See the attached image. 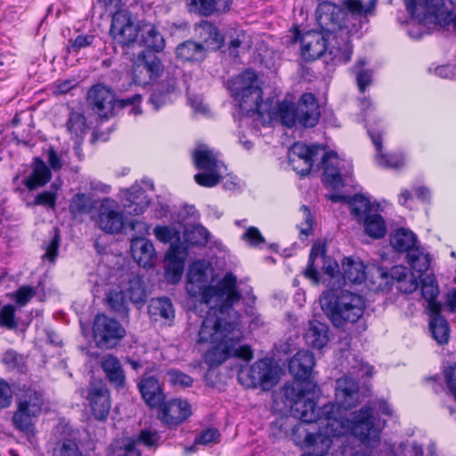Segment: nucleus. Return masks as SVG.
Here are the masks:
<instances>
[{"instance_id":"1","label":"nucleus","mask_w":456,"mask_h":456,"mask_svg":"<svg viewBox=\"0 0 456 456\" xmlns=\"http://www.w3.org/2000/svg\"><path fill=\"white\" fill-rule=\"evenodd\" d=\"M358 382L351 376L337 380L335 403L325 404L321 412L316 410L319 389L315 383L306 382L297 387H285V397L291 402V412L303 422H318L319 431L324 436H340L352 434L367 444L379 442L386 421L374 417L372 409L365 406L344 418V411L354 407L359 400Z\"/></svg>"},{"instance_id":"2","label":"nucleus","mask_w":456,"mask_h":456,"mask_svg":"<svg viewBox=\"0 0 456 456\" xmlns=\"http://www.w3.org/2000/svg\"><path fill=\"white\" fill-rule=\"evenodd\" d=\"M240 315L232 306L223 313L219 307H209L198 334L199 344L212 345L205 354V362L211 367L218 366L232 357L249 361L253 351L248 345H240L244 338L240 325Z\"/></svg>"},{"instance_id":"3","label":"nucleus","mask_w":456,"mask_h":456,"mask_svg":"<svg viewBox=\"0 0 456 456\" xmlns=\"http://www.w3.org/2000/svg\"><path fill=\"white\" fill-rule=\"evenodd\" d=\"M216 273L206 261L193 262L186 274L185 289L187 293L208 307H219L223 313L227 307L233 306L241 294L237 288V278L227 273L222 279L215 280Z\"/></svg>"},{"instance_id":"4","label":"nucleus","mask_w":456,"mask_h":456,"mask_svg":"<svg viewBox=\"0 0 456 456\" xmlns=\"http://www.w3.org/2000/svg\"><path fill=\"white\" fill-rule=\"evenodd\" d=\"M341 4L347 12L330 2H322L316 8L317 23L328 36L338 32L355 33L361 28L362 19L373 13L377 0H369L367 4L362 0H341Z\"/></svg>"},{"instance_id":"5","label":"nucleus","mask_w":456,"mask_h":456,"mask_svg":"<svg viewBox=\"0 0 456 456\" xmlns=\"http://www.w3.org/2000/svg\"><path fill=\"white\" fill-rule=\"evenodd\" d=\"M322 309L330 316L335 326L345 322H355L364 311L363 298L347 290L336 292L326 291L320 297Z\"/></svg>"},{"instance_id":"6","label":"nucleus","mask_w":456,"mask_h":456,"mask_svg":"<svg viewBox=\"0 0 456 456\" xmlns=\"http://www.w3.org/2000/svg\"><path fill=\"white\" fill-rule=\"evenodd\" d=\"M17 410L13 414L12 422L15 428L22 432H31L34 419L42 412L45 405L44 395L32 387L23 386L16 394Z\"/></svg>"},{"instance_id":"7","label":"nucleus","mask_w":456,"mask_h":456,"mask_svg":"<svg viewBox=\"0 0 456 456\" xmlns=\"http://www.w3.org/2000/svg\"><path fill=\"white\" fill-rule=\"evenodd\" d=\"M407 12L419 25L445 26L452 22L456 29V15L452 18V11L443 0H404Z\"/></svg>"},{"instance_id":"8","label":"nucleus","mask_w":456,"mask_h":456,"mask_svg":"<svg viewBox=\"0 0 456 456\" xmlns=\"http://www.w3.org/2000/svg\"><path fill=\"white\" fill-rule=\"evenodd\" d=\"M195 167L202 170L194 175L195 182L203 187L218 184L226 172V167L219 159L218 152L206 144L198 145L192 153Z\"/></svg>"},{"instance_id":"9","label":"nucleus","mask_w":456,"mask_h":456,"mask_svg":"<svg viewBox=\"0 0 456 456\" xmlns=\"http://www.w3.org/2000/svg\"><path fill=\"white\" fill-rule=\"evenodd\" d=\"M231 89L235 100L240 102L241 110L247 114L252 112L265 116L263 110L265 102H260L262 91L257 85L256 75L253 70L248 69L237 77L232 81Z\"/></svg>"},{"instance_id":"10","label":"nucleus","mask_w":456,"mask_h":456,"mask_svg":"<svg viewBox=\"0 0 456 456\" xmlns=\"http://www.w3.org/2000/svg\"><path fill=\"white\" fill-rule=\"evenodd\" d=\"M88 101L93 106V110L101 118H109L113 115L116 107L132 106V113L134 115L142 113L138 106L142 101L140 94H136L132 97L117 101L111 89L102 85H96L89 90Z\"/></svg>"},{"instance_id":"11","label":"nucleus","mask_w":456,"mask_h":456,"mask_svg":"<svg viewBox=\"0 0 456 456\" xmlns=\"http://www.w3.org/2000/svg\"><path fill=\"white\" fill-rule=\"evenodd\" d=\"M240 379L248 387H260L264 390H270L279 379L278 369L269 359L256 362L246 371H241Z\"/></svg>"},{"instance_id":"12","label":"nucleus","mask_w":456,"mask_h":456,"mask_svg":"<svg viewBox=\"0 0 456 456\" xmlns=\"http://www.w3.org/2000/svg\"><path fill=\"white\" fill-rule=\"evenodd\" d=\"M93 331L96 345L100 348L113 347L126 334L121 324L105 314L95 316Z\"/></svg>"},{"instance_id":"13","label":"nucleus","mask_w":456,"mask_h":456,"mask_svg":"<svg viewBox=\"0 0 456 456\" xmlns=\"http://www.w3.org/2000/svg\"><path fill=\"white\" fill-rule=\"evenodd\" d=\"M163 66L153 53L142 51L133 61L132 76L134 84L146 86L159 77Z\"/></svg>"},{"instance_id":"14","label":"nucleus","mask_w":456,"mask_h":456,"mask_svg":"<svg viewBox=\"0 0 456 456\" xmlns=\"http://www.w3.org/2000/svg\"><path fill=\"white\" fill-rule=\"evenodd\" d=\"M292 436L297 444L312 449L310 453L301 456H330L332 446L331 436H324L322 433L308 432L303 423L293 428Z\"/></svg>"},{"instance_id":"15","label":"nucleus","mask_w":456,"mask_h":456,"mask_svg":"<svg viewBox=\"0 0 456 456\" xmlns=\"http://www.w3.org/2000/svg\"><path fill=\"white\" fill-rule=\"evenodd\" d=\"M139 23L136 24L131 13L121 11L113 13L110 36L119 45L129 46L137 40Z\"/></svg>"},{"instance_id":"16","label":"nucleus","mask_w":456,"mask_h":456,"mask_svg":"<svg viewBox=\"0 0 456 456\" xmlns=\"http://www.w3.org/2000/svg\"><path fill=\"white\" fill-rule=\"evenodd\" d=\"M159 440V435L156 431L143 429L141 431L138 440L122 438L114 441L109 447L108 456H141L136 448L137 444H142L148 447L156 446Z\"/></svg>"},{"instance_id":"17","label":"nucleus","mask_w":456,"mask_h":456,"mask_svg":"<svg viewBox=\"0 0 456 456\" xmlns=\"http://www.w3.org/2000/svg\"><path fill=\"white\" fill-rule=\"evenodd\" d=\"M323 182L332 189L344 185V177L350 173L349 163L340 159L334 151L326 152L322 157Z\"/></svg>"},{"instance_id":"18","label":"nucleus","mask_w":456,"mask_h":456,"mask_svg":"<svg viewBox=\"0 0 456 456\" xmlns=\"http://www.w3.org/2000/svg\"><path fill=\"white\" fill-rule=\"evenodd\" d=\"M97 223L107 233L114 234L122 230L124 216L116 200L110 198H103L101 200Z\"/></svg>"},{"instance_id":"19","label":"nucleus","mask_w":456,"mask_h":456,"mask_svg":"<svg viewBox=\"0 0 456 456\" xmlns=\"http://www.w3.org/2000/svg\"><path fill=\"white\" fill-rule=\"evenodd\" d=\"M322 150L323 149L320 145L294 143L289 151V160L292 168L301 176L306 175L313 167L315 156Z\"/></svg>"},{"instance_id":"20","label":"nucleus","mask_w":456,"mask_h":456,"mask_svg":"<svg viewBox=\"0 0 456 456\" xmlns=\"http://www.w3.org/2000/svg\"><path fill=\"white\" fill-rule=\"evenodd\" d=\"M353 33L338 32L329 37L325 58L326 61H330L334 65H339L348 62L353 53V46L350 43V36Z\"/></svg>"},{"instance_id":"21","label":"nucleus","mask_w":456,"mask_h":456,"mask_svg":"<svg viewBox=\"0 0 456 456\" xmlns=\"http://www.w3.org/2000/svg\"><path fill=\"white\" fill-rule=\"evenodd\" d=\"M93 415L96 419L104 420L110 410V396L108 388L102 381L91 382L86 391Z\"/></svg>"},{"instance_id":"22","label":"nucleus","mask_w":456,"mask_h":456,"mask_svg":"<svg viewBox=\"0 0 456 456\" xmlns=\"http://www.w3.org/2000/svg\"><path fill=\"white\" fill-rule=\"evenodd\" d=\"M272 102H265L263 105L265 116L257 114L259 120L264 126L269 125L277 119H280L288 127H292L298 122V116L293 103L282 102L275 107H272Z\"/></svg>"},{"instance_id":"23","label":"nucleus","mask_w":456,"mask_h":456,"mask_svg":"<svg viewBox=\"0 0 456 456\" xmlns=\"http://www.w3.org/2000/svg\"><path fill=\"white\" fill-rule=\"evenodd\" d=\"M315 361L314 354L306 350L298 351L289 362V370L297 381L290 387H297L298 384L312 382L311 377Z\"/></svg>"},{"instance_id":"24","label":"nucleus","mask_w":456,"mask_h":456,"mask_svg":"<svg viewBox=\"0 0 456 456\" xmlns=\"http://www.w3.org/2000/svg\"><path fill=\"white\" fill-rule=\"evenodd\" d=\"M120 200L124 209L130 215H142L150 206V199L139 184L122 190Z\"/></svg>"},{"instance_id":"25","label":"nucleus","mask_w":456,"mask_h":456,"mask_svg":"<svg viewBox=\"0 0 456 456\" xmlns=\"http://www.w3.org/2000/svg\"><path fill=\"white\" fill-rule=\"evenodd\" d=\"M329 37L323 31H308L301 38V53L305 61H314L324 55Z\"/></svg>"},{"instance_id":"26","label":"nucleus","mask_w":456,"mask_h":456,"mask_svg":"<svg viewBox=\"0 0 456 456\" xmlns=\"http://www.w3.org/2000/svg\"><path fill=\"white\" fill-rule=\"evenodd\" d=\"M159 406V418L167 426L179 425L191 414L189 403L181 399H174Z\"/></svg>"},{"instance_id":"27","label":"nucleus","mask_w":456,"mask_h":456,"mask_svg":"<svg viewBox=\"0 0 456 456\" xmlns=\"http://www.w3.org/2000/svg\"><path fill=\"white\" fill-rule=\"evenodd\" d=\"M130 249L134 260L139 266L151 268L154 266L157 261V253L153 243L142 237H134L131 239Z\"/></svg>"},{"instance_id":"28","label":"nucleus","mask_w":456,"mask_h":456,"mask_svg":"<svg viewBox=\"0 0 456 456\" xmlns=\"http://www.w3.org/2000/svg\"><path fill=\"white\" fill-rule=\"evenodd\" d=\"M298 123L305 127H313L319 119V110L316 99L313 94H304L295 106Z\"/></svg>"},{"instance_id":"29","label":"nucleus","mask_w":456,"mask_h":456,"mask_svg":"<svg viewBox=\"0 0 456 456\" xmlns=\"http://www.w3.org/2000/svg\"><path fill=\"white\" fill-rule=\"evenodd\" d=\"M141 395L151 407H157L164 400V394L158 379L152 376L143 377L138 384Z\"/></svg>"},{"instance_id":"30","label":"nucleus","mask_w":456,"mask_h":456,"mask_svg":"<svg viewBox=\"0 0 456 456\" xmlns=\"http://www.w3.org/2000/svg\"><path fill=\"white\" fill-rule=\"evenodd\" d=\"M141 45L153 51H161L165 46L163 36L155 25L149 22H140L137 40Z\"/></svg>"},{"instance_id":"31","label":"nucleus","mask_w":456,"mask_h":456,"mask_svg":"<svg viewBox=\"0 0 456 456\" xmlns=\"http://www.w3.org/2000/svg\"><path fill=\"white\" fill-rule=\"evenodd\" d=\"M390 277L394 285L402 293H412L418 286L415 275L407 267L397 265L391 269Z\"/></svg>"},{"instance_id":"32","label":"nucleus","mask_w":456,"mask_h":456,"mask_svg":"<svg viewBox=\"0 0 456 456\" xmlns=\"http://www.w3.org/2000/svg\"><path fill=\"white\" fill-rule=\"evenodd\" d=\"M198 37L202 40L204 52L217 50L223 44V37L218 29L208 21H201L195 28Z\"/></svg>"},{"instance_id":"33","label":"nucleus","mask_w":456,"mask_h":456,"mask_svg":"<svg viewBox=\"0 0 456 456\" xmlns=\"http://www.w3.org/2000/svg\"><path fill=\"white\" fill-rule=\"evenodd\" d=\"M420 290L423 298L427 302L428 312L441 311V304L437 297L440 290L438 282L433 274H428L420 281Z\"/></svg>"},{"instance_id":"34","label":"nucleus","mask_w":456,"mask_h":456,"mask_svg":"<svg viewBox=\"0 0 456 456\" xmlns=\"http://www.w3.org/2000/svg\"><path fill=\"white\" fill-rule=\"evenodd\" d=\"M181 251L175 247L169 249L165 259V277L168 282L175 284L180 281L183 273V257Z\"/></svg>"},{"instance_id":"35","label":"nucleus","mask_w":456,"mask_h":456,"mask_svg":"<svg viewBox=\"0 0 456 456\" xmlns=\"http://www.w3.org/2000/svg\"><path fill=\"white\" fill-rule=\"evenodd\" d=\"M52 178V173L47 165L39 158L32 164V172L25 179L24 184L28 190L45 186Z\"/></svg>"},{"instance_id":"36","label":"nucleus","mask_w":456,"mask_h":456,"mask_svg":"<svg viewBox=\"0 0 456 456\" xmlns=\"http://www.w3.org/2000/svg\"><path fill=\"white\" fill-rule=\"evenodd\" d=\"M329 328L326 324L318 321L309 322V327L305 334V342L314 348L321 349L329 341Z\"/></svg>"},{"instance_id":"37","label":"nucleus","mask_w":456,"mask_h":456,"mask_svg":"<svg viewBox=\"0 0 456 456\" xmlns=\"http://www.w3.org/2000/svg\"><path fill=\"white\" fill-rule=\"evenodd\" d=\"M102 368L109 381L117 387L125 383V374L119 360L113 355H107L102 361Z\"/></svg>"},{"instance_id":"38","label":"nucleus","mask_w":456,"mask_h":456,"mask_svg":"<svg viewBox=\"0 0 456 456\" xmlns=\"http://www.w3.org/2000/svg\"><path fill=\"white\" fill-rule=\"evenodd\" d=\"M176 89V81L174 77H169L158 85L151 95L150 102L155 110L166 104L170 100V94Z\"/></svg>"},{"instance_id":"39","label":"nucleus","mask_w":456,"mask_h":456,"mask_svg":"<svg viewBox=\"0 0 456 456\" xmlns=\"http://www.w3.org/2000/svg\"><path fill=\"white\" fill-rule=\"evenodd\" d=\"M441 311L429 312V328L433 338L440 345L446 344L450 337V329L447 321L440 314Z\"/></svg>"},{"instance_id":"40","label":"nucleus","mask_w":456,"mask_h":456,"mask_svg":"<svg viewBox=\"0 0 456 456\" xmlns=\"http://www.w3.org/2000/svg\"><path fill=\"white\" fill-rule=\"evenodd\" d=\"M369 134L372 140L373 144L376 147L377 155L376 160L377 163L383 167H394L398 168L404 164V158L401 155H389L385 156L381 153L382 145H381V137L379 134H376L370 130H369Z\"/></svg>"},{"instance_id":"41","label":"nucleus","mask_w":456,"mask_h":456,"mask_svg":"<svg viewBox=\"0 0 456 456\" xmlns=\"http://www.w3.org/2000/svg\"><path fill=\"white\" fill-rule=\"evenodd\" d=\"M390 244L395 250L407 253L417 245V236L408 229L400 228L391 236Z\"/></svg>"},{"instance_id":"42","label":"nucleus","mask_w":456,"mask_h":456,"mask_svg":"<svg viewBox=\"0 0 456 456\" xmlns=\"http://www.w3.org/2000/svg\"><path fill=\"white\" fill-rule=\"evenodd\" d=\"M344 279L352 283H361L366 278V271L361 260L345 258L342 262Z\"/></svg>"},{"instance_id":"43","label":"nucleus","mask_w":456,"mask_h":456,"mask_svg":"<svg viewBox=\"0 0 456 456\" xmlns=\"http://www.w3.org/2000/svg\"><path fill=\"white\" fill-rule=\"evenodd\" d=\"M349 204L352 215L359 223H362L369 215L376 210V206L362 194L354 195Z\"/></svg>"},{"instance_id":"44","label":"nucleus","mask_w":456,"mask_h":456,"mask_svg":"<svg viewBox=\"0 0 456 456\" xmlns=\"http://www.w3.org/2000/svg\"><path fill=\"white\" fill-rule=\"evenodd\" d=\"M406 258L410 266L418 273H423L430 266L428 253L418 244L406 253Z\"/></svg>"},{"instance_id":"45","label":"nucleus","mask_w":456,"mask_h":456,"mask_svg":"<svg viewBox=\"0 0 456 456\" xmlns=\"http://www.w3.org/2000/svg\"><path fill=\"white\" fill-rule=\"evenodd\" d=\"M362 224L365 232L371 238L380 239L387 233L385 220L377 213V210L369 215Z\"/></svg>"},{"instance_id":"46","label":"nucleus","mask_w":456,"mask_h":456,"mask_svg":"<svg viewBox=\"0 0 456 456\" xmlns=\"http://www.w3.org/2000/svg\"><path fill=\"white\" fill-rule=\"evenodd\" d=\"M176 55L183 61H201L205 52L201 44L189 40L176 47Z\"/></svg>"},{"instance_id":"47","label":"nucleus","mask_w":456,"mask_h":456,"mask_svg":"<svg viewBox=\"0 0 456 456\" xmlns=\"http://www.w3.org/2000/svg\"><path fill=\"white\" fill-rule=\"evenodd\" d=\"M232 0H191L194 10L203 15H210L215 12H225L229 9Z\"/></svg>"},{"instance_id":"48","label":"nucleus","mask_w":456,"mask_h":456,"mask_svg":"<svg viewBox=\"0 0 456 456\" xmlns=\"http://www.w3.org/2000/svg\"><path fill=\"white\" fill-rule=\"evenodd\" d=\"M125 292L129 300L135 305L145 302L146 291L143 281L139 276H133L128 280Z\"/></svg>"},{"instance_id":"49","label":"nucleus","mask_w":456,"mask_h":456,"mask_svg":"<svg viewBox=\"0 0 456 456\" xmlns=\"http://www.w3.org/2000/svg\"><path fill=\"white\" fill-rule=\"evenodd\" d=\"M149 313L153 317H161L166 320L173 319L175 316L173 305L166 297L151 299L149 305Z\"/></svg>"},{"instance_id":"50","label":"nucleus","mask_w":456,"mask_h":456,"mask_svg":"<svg viewBox=\"0 0 456 456\" xmlns=\"http://www.w3.org/2000/svg\"><path fill=\"white\" fill-rule=\"evenodd\" d=\"M180 231L175 227L168 226H156L154 229V235L158 240L163 243H170L172 249L173 247L176 250L180 249V246L177 245L181 241Z\"/></svg>"},{"instance_id":"51","label":"nucleus","mask_w":456,"mask_h":456,"mask_svg":"<svg viewBox=\"0 0 456 456\" xmlns=\"http://www.w3.org/2000/svg\"><path fill=\"white\" fill-rule=\"evenodd\" d=\"M53 456H86L79 443L71 438H64L54 447Z\"/></svg>"},{"instance_id":"52","label":"nucleus","mask_w":456,"mask_h":456,"mask_svg":"<svg viewBox=\"0 0 456 456\" xmlns=\"http://www.w3.org/2000/svg\"><path fill=\"white\" fill-rule=\"evenodd\" d=\"M319 256L324 258V246L321 242H316L312 247L310 256H309L308 265H307L306 269L304 272L305 276L306 278L310 279L314 283H318V281H319L318 272L314 267V263L315 259Z\"/></svg>"},{"instance_id":"53","label":"nucleus","mask_w":456,"mask_h":456,"mask_svg":"<svg viewBox=\"0 0 456 456\" xmlns=\"http://www.w3.org/2000/svg\"><path fill=\"white\" fill-rule=\"evenodd\" d=\"M94 208V202L90 197L84 193L76 194L69 204V209L73 216L87 214Z\"/></svg>"},{"instance_id":"54","label":"nucleus","mask_w":456,"mask_h":456,"mask_svg":"<svg viewBox=\"0 0 456 456\" xmlns=\"http://www.w3.org/2000/svg\"><path fill=\"white\" fill-rule=\"evenodd\" d=\"M209 232L200 224L183 232V238L191 245H205L209 239Z\"/></svg>"},{"instance_id":"55","label":"nucleus","mask_w":456,"mask_h":456,"mask_svg":"<svg viewBox=\"0 0 456 456\" xmlns=\"http://www.w3.org/2000/svg\"><path fill=\"white\" fill-rule=\"evenodd\" d=\"M366 64L367 61L365 59H359L354 66V73L355 74L357 85L362 93L371 84L372 79V71L363 69Z\"/></svg>"},{"instance_id":"56","label":"nucleus","mask_w":456,"mask_h":456,"mask_svg":"<svg viewBox=\"0 0 456 456\" xmlns=\"http://www.w3.org/2000/svg\"><path fill=\"white\" fill-rule=\"evenodd\" d=\"M107 302L109 305L122 315H126L128 308L124 292L118 289L110 290L107 295Z\"/></svg>"},{"instance_id":"57","label":"nucleus","mask_w":456,"mask_h":456,"mask_svg":"<svg viewBox=\"0 0 456 456\" xmlns=\"http://www.w3.org/2000/svg\"><path fill=\"white\" fill-rule=\"evenodd\" d=\"M67 128L69 133L74 134L76 137L81 136L86 128L85 117L77 112L70 113L67 123Z\"/></svg>"},{"instance_id":"58","label":"nucleus","mask_w":456,"mask_h":456,"mask_svg":"<svg viewBox=\"0 0 456 456\" xmlns=\"http://www.w3.org/2000/svg\"><path fill=\"white\" fill-rule=\"evenodd\" d=\"M241 240L248 246L256 248L265 242V237L262 235L258 228L248 226L241 235Z\"/></svg>"},{"instance_id":"59","label":"nucleus","mask_w":456,"mask_h":456,"mask_svg":"<svg viewBox=\"0 0 456 456\" xmlns=\"http://www.w3.org/2000/svg\"><path fill=\"white\" fill-rule=\"evenodd\" d=\"M0 327H4L9 330L17 327L15 307L13 305H6L0 309Z\"/></svg>"},{"instance_id":"60","label":"nucleus","mask_w":456,"mask_h":456,"mask_svg":"<svg viewBox=\"0 0 456 456\" xmlns=\"http://www.w3.org/2000/svg\"><path fill=\"white\" fill-rule=\"evenodd\" d=\"M36 294L37 290L34 288L22 286L12 294V297L20 306H23L27 305Z\"/></svg>"},{"instance_id":"61","label":"nucleus","mask_w":456,"mask_h":456,"mask_svg":"<svg viewBox=\"0 0 456 456\" xmlns=\"http://www.w3.org/2000/svg\"><path fill=\"white\" fill-rule=\"evenodd\" d=\"M54 191H45L39 193L35 199V205H40L53 208L56 203V191L58 187L52 185Z\"/></svg>"},{"instance_id":"62","label":"nucleus","mask_w":456,"mask_h":456,"mask_svg":"<svg viewBox=\"0 0 456 456\" xmlns=\"http://www.w3.org/2000/svg\"><path fill=\"white\" fill-rule=\"evenodd\" d=\"M169 382L175 387H186L192 383V379L178 370H172L167 372Z\"/></svg>"},{"instance_id":"63","label":"nucleus","mask_w":456,"mask_h":456,"mask_svg":"<svg viewBox=\"0 0 456 456\" xmlns=\"http://www.w3.org/2000/svg\"><path fill=\"white\" fill-rule=\"evenodd\" d=\"M219 436V432L216 429L209 428L200 433L195 439V444L210 445L217 443Z\"/></svg>"},{"instance_id":"64","label":"nucleus","mask_w":456,"mask_h":456,"mask_svg":"<svg viewBox=\"0 0 456 456\" xmlns=\"http://www.w3.org/2000/svg\"><path fill=\"white\" fill-rule=\"evenodd\" d=\"M300 213L303 217V222L298 224V228L300 232L305 235H308L313 226V217L310 213L309 208L306 206H302L300 208Z\"/></svg>"}]
</instances>
